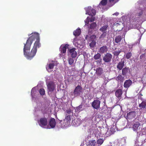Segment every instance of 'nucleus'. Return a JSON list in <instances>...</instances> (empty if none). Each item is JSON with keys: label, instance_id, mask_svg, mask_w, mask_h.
Returning a JSON list of instances; mask_svg holds the SVG:
<instances>
[{"label": "nucleus", "instance_id": "f257e3e1", "mask_svg": "<svg viewBox=\"0 0 146 146\" xmlns=\"http://www.w3.org/2000/svg\"><path fill=\"white\" fill-rule=\"evenodd\" d=\"M36 42L35 44H34L30 53V50L31 46H30L29 48H28L26 45H24L23 48L24 54L27 59L29 60L32 59L35 55L37 51V48H39L40 47L41 45H39Z\"/></svg>", "mask_w": 146, "mask_h": 146}, {"label": "nucleus", "instance_id": "f03ea898", "mask_svg": "<svg viewBox=\"0 0 146 146\" xmlns=\"http://www.w3.org/2000/svg\"><path fill=\"white\" fill-rule=\"evenodd\" d=\"M31 34L32 35L27 40L26 43L24 44V45H26L27 46V47L28 48H29L30 46H31L33 41L35 39H36V40L34 44H35L36 42L38 44V45H41L40 43V38L39 34L35 33H32Z\"/></svg>", "mask_w": 146, "mask_h": 146}, {"label": "nucleus", "instance_id": "7ed1b4c3", "mask_svg": "<svg viewBox=\"0 0 146 146\" xmlns=\"http://www.w3.org/2000/svg\"><path fill=\"white\" fill-rule=\"evenodd\" d=\"M66 116L65 119L64 120V121L66 125V126L68 125L70 123L71 121V111L70 110H67L65 112Z\"/></svg>", "mask_w": 146, "mask_h": 146}, {"label": "nucleus", "instance_id": "20e7f679", "mask_svg": "<svg viewBox=\"0 0 146 146\" xmlns=\"http://www.w3.org/2000/svg\"><path fill=\"white\" fill-rule=\"evenodd\" d=\"M48 93L53 92L55 88L54 83L52 81H50L47 84Z\"/></svg>", "mask_w": 146, "mask_h": 146}, {"label": "nucleus", "instance_id": "39448f33", "mask_svg": "<svg viewBox=\"0 0 146 146\" xmlns=\"http://www.w3.org/2000/svg\"><path fill=\"white\" fill-rule=\"evenodd\" d=\"M112 58V56L111 54L109 53H107L105 54L103 59L105 62L109 63L110 62Z\"/></svg>", "mask_w": 146, "mask_h": 146}, {"label": "nucleus", "instance_id": "423d86ee", "mask_svg": "<svg viewBox=\"0 0 146 146\" xmlns=\"http://www.w3.org/2000/svg\"><path fill=\"white\" fill-rule=\"evenodd\" d=\"M82 87L80 86H78L76 87L74 90V94L77 96H79L82 93Z\"/></svg>", "mask_w": 146, "mask_h": 146}, {"label": "nucleus", "instance_id": "0eeeda50", "mask_svg": "<svg viewBox=\"0 0 146 146\" xmlns=\"http://www.w3.org/2000/svg\"><path fill=\"white\" fill-rule=\"evenodd\" d=\"M100 102L98 100H94L91 104L92 106L94 109L98 110L100 108Z\"/></svg>", "mask_w": 146, "mask_h": 146}, {"label": "nucleus", "instance_id": "6e6552de", "mask_svg": "<svg viewBox=\"0 0 146 146\" xmlns=\"http://www.w3.org/2000/svg\"><path fill=\"white\" fill-rule=\"evenodd\" d=\"M48 121L47 119L45 117L41 118L40 119L39 125L41 127L47 125Z\"/></svg>", "mask_w": 146, "mask_h": 146}, {"label": "nucleus", "instance_id": "1a4fd4ad", "mask_svg": "<svg viewBox=\"0 0 146 146\" xmlns=\"http://www.w3.org/2000/svg\"><path fill=\"white\" fill-rule=\"evenodd\" d=\"M123 93V91L121 89H117L116 90L115 92V96L120 100L121 98Z\"/></svg>", "mask_w": 146, "mask_h": 146}, {"label": "nucleus", "instance_id": "9d476101", "mask_svg": "<svg viewBox=\"0 0 146 146\" xmlns=\"http://www.w3.org/2000/svg\"><path fill=\"white\" fill-rule=\"evenodd\" d=\"M96 11L95 9L93 8L88 9L86 11V14H88L89 15L93 16L95 15L96 14Z\"/></svg>", "mask_w": 146, "mask_h": 146}, {"label": "nucleus", "instance_id": "9b49d317", "mask_svg": "<svg viewBox=\"0 0 146 146\" xmlns=\"http://www.w3.org/2000/svg\"><path fill=\"white\" fill-rule=\"evenodd\" d=\"M136 115V113L135 111H131L127 113L126 117L129 119H131L134 118Z\"/></svg>", "mask_w": 146, "mask_h": 146}, {"label": "nucleus", "instance_id": "f8f14e48", "mask_svg": "<svg viewBox=\"0 0 146 146\" xmlns=\"http://www.w3.org/2000/svg\"><path fill=\"white\" fill-rule=\"evenodd\" d=\"M55 65V62L54 61H52L51 62H50L49 63L47 64L46 66V70H48L49 69L51 70L53 69Z\"/></svg>", "mask_w": 146, "mask_h": 146}, {"label": "nucleus", "instance_id": "ddd939ff", "mask_svg": "<svg viewBox=\"0 0 146 146\" xmlns=\"http://www.w3.org/2000/svg\"><path fill=\"white\" fill-rule=\"evenodd\" d=\"M76 48H73L70 49L69 50L71 56L73 58H75L77 55V52L75 51Z\"/></svg>", "mask_w": 146, "mask_h": 146}, {"label": "nucleus", "instance_id": "4468645a", "mask_svg": "<svg viewBox=\"0 0 146 146\" xmlns=\"http://www.w3.org/2000/svg\"><path fill=\"white\" fill-rule=\"evenodd\" d=\"M132 82L130 79L126 80L124 83V87L126 88H128L132 84Z\"/></svg>", "mask_w": 146, "mask_h": 146}, {"label": "nucleus", "instance_id": "2eb2a0df", "mask_svg": "<svg viewBox=\"0 0 146 146\" xmlns=\"http://www.w3.org/2000/svg\"><path fill=\"white\" fill-rule=\"evenodd\" d=\"M69 45L68 44H65L64 45H62L60 48V50L62 53H65L66 51L67 48H68Z\"/></svg>", "mask_w": 146, "mask_h": 146}, {"label": "nucleus", "instance_id": "dca6fc26", "mask_svg": "<svg viewBox=\"0 0 146 146\" xmlns=\"http://www.w3.org/2000/svg\"><path fill=\"white\" fill-rule=\"evenodd\" d=\"M103 72V70L102 68L98 67L96 68V73L98 76L102 77L101 76Z\"/></svg>", "mask_w": 146, "mask_h": 146}, {"label": "nucleus", "instance_id": "f3484780", "mask_svg": "<svg viewBox=\"0 0 146 146\" xmlns=\"http://www.w3.org/2000/svg\"><path fill=\"white\" fill-rule=\"evenodd\" d=\"M124 65V60H123V59H122L120 62H119L118 64L117 67L119 70H121L122 69Z\"/></svg>", "mask_w": 146, "mask_h": 146}, {"label": "nucleus", "instance_id": "a211bd4d", "mask_svg": "<svg viewBox=\"0 0 146 146\" xmlns=\"http://www.w3.org/2000/svg\"><path fill=\"white\" fill-rule=\"evenodd\" d=\"M49 124L51 127L52 128H54L56 124L55 119L54 118H51L50 120Z\"/></svg>", "mask_w": 146, "mask_h": 146}, {"label": "nucleus", "instance_id": "6ab92c4d", "mask_svg": "<svg viewBox=\"0 0 146 146\" xmlns=\"http://www.w3.org/2000/svg\"><path fill=\"white\" fill-rule=\"evenodd\" d=\"M130 70L128 67H125L123 68L122 70V74L125 76L129 72Z\"/></svg>", "mask_w": 146, "mask_h": 146}, {"label": "nucleus", "instance_id": "aec40b11", "mask_svg": "<svg viewBox=\"0 0 146 146\" xmlns=\"http://www.w3.org/2000/svg\"><path fill=\"white\" fill-rule=\"evenodd\" d=\"M108 50L107 47L106 46H104L100 48L99 52L101 54H103L106 52Z\"/></svg>", "mask_w": 146, "mask_h": 146}, {"label": "nucleus", "instance_id": "412c9836", "mask_svg": "<svg viewBox=\"0 0 146 146\" xmlns=\"http://www.w3.org/2000/svg\"><path fill=\"white\" fill-rule=\"evenodd\" d=\"M125 78L123 76L120 74L118 75L116 78V80L118 82H123Z\"/></svg>", "mask_w": 146, "mask_h": 146}, {"label": "nucleus", "instance_id": "4be33fe9", "mask_svg": "<svg viewBox=\"0 0 146 146\" xmlns=\"http://www.w3.org/2000/svg\"><path fill=\"white\" fill-rule=\"evenodd\" d=\"M108 3V0H102L99 5V7L101 8L102 6H104L106 5Z\"/></svg>", "mask_w": 146, "mask_h": 146}, {"label": "nucleus", "instance_id": "5701e85b", "mask_svg": "<svg viewBox=\"0 0 146 146\" xmlns=\"http://www.w3.org/2000/svg\"><path fill=\"white\" fill-rule=\"evenodd\" d=\"M118 1H115V0H108V5L109 7H111L114 5Z\"/></svg>", "mask_w": 146, "mask_h": 146}, {"label": "nucleus", "instance_id": "b1692460", "mask_svg": "<svg viewBox=\"0 0 146 146\" xmlns=\"http://www.w3.org/2000/svg\"><path fill=\"white\" fill-rule=\"evenodd\" d=\"M81 31L80 29H77L73 32V35L75 36H78L81 33Z\"/></svg>", "mask_w": 146, "mask_h": 146}, {"label": "nucleus", "instance_id": "393cba45", "mask_svg": "<svg viewBox=\"0 0 146 146\" xmlns=\"http://www.w3.org/2000/svg\"><path fill=\"white\" fill-rule=\"evenodd\" d=\"M122 39V37L120 35L117 36H116L115 41L116 43H118L120 42Z\"/></svg>", "mask_w": 146, "mask_h": 146}, {"label": "nucleus", "instance_id": "a878e982", "mask_svg": "<svg viewBox=\"0 0 146 146\" xmlns=\"http://www.w3.org/2000/svg\"><path fill=\"white\" fill-rule=\"evenodd\" d=\"M139 107L141 109H144L146 108V102L143 101L141 103L139 104Z\"/></svg>", "mask_w": 146, "mask_h": 146}, {"label": "nucleus", "instance_id": "bb28decb", "mask_svg": "<svg viewBox=\"0 0 146 146\" xmlns=\"http://www.w3.org/2000/svg\"><path fill=\"white\" fill-rule=\"evenodd\" d=\"M132 53L131 52H127L125 55V58L127 59H129L132 56Z\"/></svg>", "mask_w": 146, "mask_h": 146}, {"label": "nucleus", "instance_id": "cd10ccee", "mask_svg": "<svg viewBox=\"0 0 146 146\" xmlns=\"http://www.w3.org/2000/svg\"><path fill=\"white\" fill-rule=\"evenodd\" d=\"M143 13V11L142 9H138V12L136 14V16L137 17H141Z\"/></svg>", "mask_w": 146, "mask_h": 146}, {"label": "nucleus", "instance_id": "c85d7f7f", "mask_svg": "<svg viewBox=\"0 0 146 146\" xmlns=\"http://www.w3.org/2000/svg\"><path fill=\"white\" fill-rule=\"evenodd\" d=\"M108 27V25H105L104 26H103L99 30L101 32H105V31L107 30Z\"/></svg>", "mask_w": 146, "mask_h": 146}, {"label": "nucleus", "instance_id": "c756f323", "mask_svg": "<svg viewBox=\"0 0 146 146\" xmlns=\"http://www.w3.org/2000/svg\"><path fill=\"white\" fill-rule=\"evenodd\" d=\"M139 125L140 124L139 123H136L134 124L133 127V130L134 131H137Z\"/></svg>", "mask_w": 146, "mask_h": 146}, {"label": "nucleus", "instance_id": "7c9ffc66", "mask_svg": "<svg viewBox=\"0 0 146 146\" xmlns=\"http://www.w3.org/2000/svg\"><path fill=\"white\" fill-rule=\"evenodd\" d=\"M97 26V24L96 23L93 22L90 25V27H89L90 29H94Z\"/></svg>", "mask_w": 146, "mask_h": 146}, {"label": "nucleus", "instance_id": "2f4dec72", "mask_svg": "<svg viewBox=\"0 0 146 146\" xmlns=\"http://www.w3.org/2000/svg\"><path fill=\"white\" fill-rule=\"evenodd\" d=\"M104 142V140L100 138L97 141V143L98 145V146L101 145Z\"/></svg>", "mask_w": 146, "mask_h": 146}, {"label": "nucleus", "instance_id": "473e14b6", "mask_svg": "<svg viewBox=\"0 0 146 146\" xmlns=\"http://www.w3.org/2000/svg\"><path fill=\"white\" fill-rule=\"evenodd\" d=\"M96 142L95 140L90 141L89 142V146H95Z\"/></svg>", "mask_w": 146, "mask_h": 146}, {"label": "nucleus", "instance_id": "72a5a7b5", "mask_svg": "<svg viewBox=\"0 0 146 146\" xmlns=\"http://www.w3.org/2000/svg\"><path fill=\"white\" fill-rule=\"evenodd\" d=\"M101 55L100 53H98L97 54H95L94 56V59L97 60L99 59L101 57Z\"/></svg>", "mask_w": 146, "mask_h": 146}, {"label": "nucleus", "instance_id": "f704fd0d", "mask_svg": "<svg viewBox=\"0 0 146 146\" xmlns=\"http://www.w3.org/2000/svg\"><path fill=\"white\" fill-rule=\"evenodd\" d=\"M121 52V50H118L117 51H115L113 52V54L114 56H118Z\"/></svg>", "mask_w": 146, "mask_h": 146}, {"label": "nucleus", "instance_id": "c9c22d12", "mask_svg": "<svg viewBox=\"0 0 146 146\" xmlns=\"http://www.w3.org/2000/svg\"><path fill=\"white\" fill-rule=\"evenodd\" d=\"M96 43V41L94 40H93L90 44L89 45L90 47L93 48L95 46Z\"/></svg>", "mask_w": 146, "mask_h": 146}, {"label": "nucleus", "instance_id": "e433bc0d", "mask_svg": "<svg viewBox=\"0 0 146 146\" xmlns=\"http://www.w3.org/2000/svg\"><path fill=\"white\" fill-rule=\"evenodd\" d=\"M68 62L69 64L70 65H72L74 62V60L73 59V58H68Z\"/></svg>", "mask_w": 146, "mask_h": 146}, {"label": "nucleus", "instance_id": "4c0bfd02", "mask_svg": "<svg viewBox=\"0 0 146 146\" xmlns=\"http://www.w3.org/2000/svg\"><path fill=\"white\" fill-rule=\"evenodd\" d=\"M39 93L41 95L43 96L45 94V91L43 88L40 89L39 90Z\"/></svg>", "mask_w": 146, "mask_h": 146}, {"label": "nucleus", "instance_id": "58836bf2", "mask_svg": "<svg viewBox=\"0 0 146 146\" xmlns=\"http://www.w3.org/2000/svg\"><path fill=\"white\" fill-rule=\"evenodd\" d=\"M90 21V18L88 17L86 20L85 21V23L86 24H88Z\"/></svg>", "mask_w": 146, "mask_h": 146}, {"label": "nucleus", "instance_id": "ea45409f", "mask_svg": "<svg viewBox=\"0 0 146 146\" xmlns=\"http://www.w3.org/2000/svg\"><path fill=\"white\" fill-rule=\"evenodd\" d=\"M106 35V32H103L102 34L101 35L100 37L101 38H104Z\"/></svg>", "mask_w": 146, "mask_h": 146}, {"label": "nucleus", "instance_id": "a19ab883", "mask_svg": "<svg viewBox=\"0 0 146 146\" xmlns=\"http://www.w3.org/2000/svg\"><path fill=\"white\" fill-rule=\"evenodd\" d=\"M142 80L145 81V82H146V73L143 74L142 78Z\"/></svg>", "mask_w": 146, "mask_h": 146}, {"label": "nucleus", "instance_id": "79ce46f5", "mask_svg": "<svg viewBox=\"0 0 146 146\" xmlns=\"http://www.w3.org/2000/svg\"><path fill=\"white\" fill-rule=\"evenodd\" d=\"M78 120V119H74V120H73V123L74 122L75 123L76 125V126H78V125H79V123H78H78L76 122H76H77V120Z\"/></svg>", "mask_w": 146, "mask_h": 146}, {"label": "nucleus", "instance_id": "37998d69", "mask_svg": "<svg viewBox=\"0 0 146 146\" xmlns=\"http://www.w3.org/2000/svg\"><path fill=\"white\" fill-rule=\"evenodd\" d=\"M108 81L106 78H104V82L105 85L108 82Z\"/></svg>", "mask_w": 146, "mask_h": 146}, {"label": "nucleus", "instance_id": "c03bdc74", "mask_svg": "<svg viewBox=\"0 0 146 146\" xmlns=\"http://www.w3.org/2000/svg\"><path fill=\"white\" fill-rule=\"evenodd\" d=\"M95 19V17H92L90 19V21L91 22H92L94 21Z\"/></svg>", "mask_w": 146, "mask_h": 146}, {"label": "nucleus", "instance_id": "a18cd8bd", "mask_svg": "<svg viewBox=\"0 0 146 146\" xmlns=\"http://www.w3.org/2000/svg\"><path fill=\"white\" fill-rule=\"evenodd\" d=\"M77 41L76 39V38H75L73 40V42L74 44L75 45H76L77 42H76Z\"/></svg>", "mask_w": 146, "mask_h": 146}, {"label": "nucleus", "instance_id": "49530a36", "mask_svg": "<svg viewBox=\"0 0 146 146\" xmlns=\"http://www.w3.org/2000/svg\"><path fill=\"white\" fill-rule=\"evenodd\" d=\"M116 25V26L117 27L118 26H119L120 25L119 23H117L116 24V25Z\"/></svg>", "mask_w": 146, "mask_h": 146}, {"label": "nucleus", "instance_id": "de8ad7c7", "mask_svg": "<svg viewBox=\"0 0 146 146\" xmlns=\"http://www.w3.org/2000/svg\"><path fill=\"white\" fill-rule=\"evenodd\" d=\"M144 56V54H141L140 55V58H141V57H143Z\"/></svg>", "mask_w": 146, "mask_h": 146}, {"label": "nucleus", "instance_id": "09e8293b", "mask_svg": "<svg viewBox=\"0 0 146 146\" xmlns=\"http://www.w3.org/2000/svg\"><path fill=\"white\" fill-rule=\"evenodd\" d=\"M118 14H119V13H115L113 15H118Z\"/></svg>", "mask_w": 146, "mask_h": 146}, {"label": "nucleus", "instance_id": "8fccbe9b", "mask_svg": "<svg viewBox=\"0 0 146 146\" xmlns=\"http://www.w3.org/2000/svg\"><path fill=\"white\" fill-rule=\"evenodd\" d=\"M122 28H123V27H121V29H120L119 30V31H120V30H121L122 29Z\"/></svg>", "mask_w": 146, "mask_h": 146}, {"label": "nucleus", "instance_id": "3c124183", "mask_svg": "<svg viewBox=\"0 0 146 146\" xmlns=\"http://www.w3.org/2000/svg\"><path fill=\"white\" fill-rule=\"evenodd\" d=\"M52 71V70H51L50 71V72H51Z\"/></svg>", "mask_w": 146, "mask_h": 146}, {"label": "nucleus", "instance_id": "603ef678", "mask_svg": "<svg viewBox=\"0 0 146 146\" xmlns=\"http://www.w3.org/2000/svg\"><path fill=\"white\" fill-rule=\"evenodd\" d=\"M33 89H32V90L31 92V93H32V90H33Z\"/></svg>", "mask_w": 146, "mask_h": 146}]
</instances>
